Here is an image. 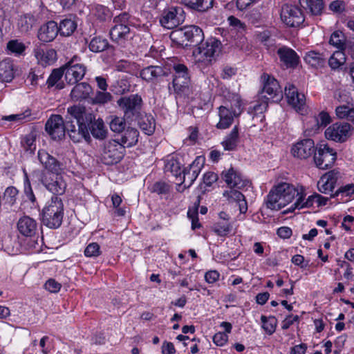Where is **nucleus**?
Returning a JSON list of instances; mask_svg holds the SVG:
<instances>
[{
	"mask_svg": "<svg viewBox=\"0 0 354 354\" xmlns=\"http://www.w3.org/2000/svg\"><path fill=\"white\" fill-rule=\"evenodd\" d=\"M37 158L40 164L44 167L43 170H40L41 171L57 173L63 171V164L49 154L46 151L43 149L39 150Z\"/></svg>",
	"mask_w": 354,
	"mask_h": 354,
	"instance_id": "nucleus-21",
	"label": "nucleus"
},
{
	"mask_svg": "<svg viewBox=\"0 0 354 354\" xmlns=\"http://www.w3.org/2000/svg\"><path fill=\"white\" fill-rule=\"evenodd\" d=\"M35 18L31 15L21 16L18 21V26L21 32H27L35 24Z\"/></svg>",
	"mask_w": 354,
	"mask_h": 354,
	"instance_id": "nucleus-48",
	"label": "nucleus"
},
{
	"mask_svg": "<svg viewBox=\"0 0 354 354\" xmlns=\"http://www.w3.org/2000/svg\"><path fill=\"white\" fill-rule=\"evenodd\" d=\"M301 7L311 15H321L324 8L323 0H299Z\"/></svg>",
	"mask_w": 354,
	"mask_h": 354,
	"instance_id": "nucleus-31",
	"label": "nucleus"
},
{
	"mask_svg": "<svg viewBox=\"0 0 354 354\" xmlns=\"http://www.w3.org/2000/svg\"><path fill=\"white\" fill-rule=\"evenodd\" d=\"M239 142V133L238 126H234L230 133L227 134L221 142L225 151H234Z\"/></svg>",
	"mask_w": 354,
	"mask_h": 354,
	"instance_id": "nucleus-36",
	"label": "nucleus"
},
{
	"mask_svg": "<svg viewBox=\"0 0 354 354\" xmlns=\"http://www.w3.org/2000/svg\"><path fill=\"white\" fill-rule=\"evenodd\" d=\"M112 95L109 92L97 91L95 96L91 99L93 104H104L112 100Z\"/></svg>",
	"mask_w": 354,
	"mask_h": 354,
	"instance_id": "nucleus-51",
	"label": "nucleus"
},
{
	"mask_svg": "<svg viewBox=\"0 0 354 354\" xmlns=\"http://www.w3.org/2000/svg\"><path fill=\"white\" fill-rule=\"evenodd\" d=\"M30 116V111L29 110H26L24 112L19 113L17 114H12L10 115L3 116L2 120L19 123L26 120V118Z\"/></svg>",
	"mask_w": 354,
	"mask_h": 354,
	"instance_id": "nucleus-57",
	"label": "nucleus"
},
{
	"mask_svg": "<svg viewBox=\"0 0 354 354\" xmlns=\"http://www.w3.org/2000/svg\"><path fill=\"white\" fill-rule=\"evenodd\" d=\"M110 119L109 127L112 131L120 133L125 130L126 122L124 118L114 115L111 116Z\"/></svg>",
	"mask_w": 354,
	"mask_h": 354,
	"instance_id": "nucleus-44",
	"label": "nucleus"
},
{
	"mask_svg": "<svg viewBox=\"0 0 354 354\" xmlns=\"http://www.w3.org/2000/svg\"><path fill=\"white\" fill-rule=\"evenodd\" d=\"M336 159V151L327 144H321L315 149L313 160L317 168L329 169L333 166Z\"/></svg>",
	"mask_w": 354,
	"mask_h": 354,
	"instance_id": "nucleus-9",
	"label": "nucleus"
},
{
	"mask_svg": "<svg viewBox=\"0 0 354 354\" xmlns=\"http://www.w3.org/2000/svg\"><path fill=\"white\" fill-rule=\"evenodd\" d=\"M117 104L123 111L127 119L134 120L140 116L142 106V99L138 94H131L121 97Z\"/></svg>",
	"mask_w": 354,
	"mask_h": 354,
	"instance_id": "nucleus-7",
	"label": "nucleus"
},
{
	"mask_svg": "<svg viewBox=\"0 0 354 354\" xmlns=\"http://www.w3.org/2000/svg\"><path fill=\"white\" fill-rule=\"evenodd\" d=\"M174 77L176 78H180L181 77H189L188 68L187 67L182 64H175L174 66Z\"/></svg>",
	"mask_w": 354,
	"mask_h": 354,
	"instance_id": "nucleus-61",
	"label": "nucleus"
},
{
	"mask_svg": "<svg viewBox=\"0 0 354 354\" xmlns=\"http://www.w3.org/2000/svg\"><path fill=\"white\" fill-rule=\"evenodd\" d=\"M167 69L161 66H149L140 71V77L147 82L158 80L161 77L167 76Z\"/></svg>",
	"mask_w": 354,
	"mask_h": 354,
	"instance_id": "nucleus-26",
	"label": "nucleus"
},
{
	"mask_svg": "<svg viewBox=\"0 0 354 354\" xmlns=\"http://www.w3.org/2000/svg\"><path fill=\"white\" fill-rule=\"evenodd\" d=\"M101 254L100 247L97 243L88 244L84 250V254L88 257H97Z\"/></svg>",
	"mask_w": 354,
	"mask_h": 354,
	"instance_id": "nucleus-59",
	"label": "nucleus"
},
{
	"mask_svg": "<svg viewBox=\"0 0 354 354\" xmlns=\"http://www.w3.org/2000/svg\"><path fill=\"white\" fill-rule=\"evenodd\" d=\"M263 84V92L268 94V100L279 102L283 97V93L278 81L268 73H263L261 76Z\"/></svg>",
	"mask_w": 354,
	"mask_h": 354,
	"instance_id": "nucleus-14",
	"label": "nucleus"
},
{
	"mask_svg": "<svg viewBox=\"0 0 354 354\" xmlns=\"http://www.w3.org/2000/svg\"><path fill=\"white\" fill-rule=\"evenodd\" d=\"M352 127L347 122H336L328 127L325 131L328 140L337 142H345L351 136Z\"/></svg>",
	"mask_w": 354,
	"mask_h": 354,
	"instance_id": "nucleus-12",
	"label": "nucleus"
},
{
	"mask_svg": "<svg viewBox=\"0 0 354 354\" xmlns=\"http://www.w3.org/2000/svg\"><path fill=\"white\" fill-rule=\"evenodd\" d=\"M228 340V335L222 332L216 333L213 336V342L214 343L218 346H223L225 345Z\"/></svg>",
	"mask_w": 354,
	"mask_h": 354,
	"instance_id": "nucleus-64",
	"label": "nucleus"
},
{
	"mask_svg": "<svg viewBox=\"0 0 354 354\" xmlns=\"http://www.w3.org/2000/svg\"><path fill=\"white\" fill-rule=\"evenodd\" d=\"M305 62L313 67H321L325 64L326 58L322 53L311 50L306 53Z\"/></svg>",
	"mask_w": 354,
	"mask_h": 354,
	"instance_id": "nucleus-39",
	"label": "nucleus"
},
{
	"mask_svg": "<svg viewBox=\"0 0 354 354\" xmlns=\"http://www.w3.org/2000/svg\"><path fill=\"white\" fill-rule=\"evenodd\" d=\"M17 227L19 233L24 236L32 237L38 232L37 221L28 216L21 217Z\"/></svg>",
	"mask_w": 354,
	"mask_h": 354,
	"instance_id": "nucleus-22",
	"label": "nucleus"
},
{
	"mask_svg": "<svg viewBox=\"0 0 354 354\" xmlns=\"http://www.w3.org/2000/svg\"><path fill=\"white\" fill-rule=\"evenodd\" d=\"M7 49L11 53L16 55H21L24 53L26 49V46L24 43L18 41L17 39L10 40L7 44Z\"/></svg>",
	"mask_w": 354,
	"mask_h": 354,
	"instance_id": "nucleus-54",
	"label": "nucleus"
},
{
	"mask_svg": "<svg viewBox=\"0 0 354 354\" xmlns=\"http://www.w3.org/2000/svg\"><path fill=\"white\" fill-rule=\"evenodd\" d=\"M298 188L287 183L274 186L267 196L266 206L272 210H279L292 202L299 194Z\"/></svg>",
	"mask_w": 354,
	"mask_h": 354,
	"instance_id": "nucleus-2",
	"label": "nucleus"
},
{
	"mask_svg": "<svg viewBox=\"0 0 354 354\" xmlns=\"http://www.w3.org/2000/svg\"><path fill=\"white\" fill-rule=\"evenodd\" d=\"M261 320L263 324L262 327L268 335H272L274 333L277 324V319L274 316L267 317L265 315L261 317Z\"/></svg>",
	"mask_w": 354,
	"mask_h": 354,
	"instance_id": "nucleus-47",
	"label": "nucleus"
},
{
	"mask_svg": "<svg viewBox=\"0 0 354 354\" xmlns=\"http://www.w3.org/2000/svg\"><path fill=\"white\" fill-rule=\"evenodd\" d=\"M312 121L316 122L317 129L320 127H325L331 122V118L327 112L322 111L317 116H315L312 118Z\"/></svg>",
	"mask_w": 354,
	"mask_h": 354,
	"instance_id": "nucleus-55",
	"label": "nucleus"
},
{
	"mask_svg": "<svg viewBox=\"0 0 354 354\" xmlns=\"http://www.w3.org/2000/svg\"><path fill=\"white\" fill-rule=\"evenodd\" d=\"M203 162L204 158L202 156H198L188 167L183 169V180L181 184L184 185L185 188H189L197 178Z\"/></svg>",
	"mask_w": 354,
	"mask_h": 354,
	"instance_id": "nucleus-19",
	"label": "nucleus"
},
{
	"mask_svg": "<svg viewBox=\"0 0 354 354\" xmlns=\"http://www.w3.org/2000/svg\"><path fill=\"white\" fill-rule=\"evenodd\" d=\"M21 145L26 151L30 154L33 153L36 149L35 136L32 134L26 136L21 141Z\"/></svg>",
	"mask_w": 354,
	"mask_h": 354,
	"instance_id": "nucleus-53",
	"label": "nucleus"
},
{
	"mask_svg": "<svg viewBox=\"0 0 354 354\" xmlns=\"http://www.w3.org/2000/svg\"><path fill=\"white\" fill-rule=\"evenodd\" d=\"M138 125L141 130L147 135H152L155 131L156 122L151 115L145 114L139 117Z\"/></svg>",
	"mask_w": 354,
	"mask_h": 354,
	"instance_id": "nucleus-38",
	"label": "nucleus"
},
{
	"mask_svg": "<svg viewBox=\"0 0 354 354\" xmlns=\"http://www.w3.org/2000/svg\"><path fill=\"white\" fill-rule=\"evenodd\" d=\"M18 193V190L15 187L10 186L7 187L3 194V200L5 201V203H8L10 206L15 204Z\"/></svg>",
	"mask_w": 354,
	"mask_h": 354,
	"instance_id": "nucleus-50",
	"label": "nucleus"
},
{
	"mask_svg": "<svg viewBox=\"0 0 354 354\" xmlns=\"http://www.w3.org/2000/svg\"><path fill=\"white\" fill-rule=\"evenodd\" d=\"M33 52L38 62L42 66L51 65L57 59V52L53 48L44 49L40 46H36Z\"/></svg>",
	"mask_w": 354,
	"mask_h": 354,
	"instance_id": "nucleus-24",
	"label": "nucleus"
},
{
	"mask_svg": "<svg viewBox=\"0 0 354 354\" xmlns=\"http://www.w3.org/2000/svg\"><path fill=\"white\" fill-rule=\"evenodd\" d=\"M280 18L284 24L291 28L299 27L305 19L301 10L298 6L289 4L281 7Z\"/></svg>",
	"mask_w": 354,
	"mask_h": 354,
	"instance_id": "nucleus-10",
	"label": "nucleus"
},
{
	"mask_svg": "<svg viewBox=\"0 0 354 354\" xmlns=\"http://www.w3.org/2000/svg\"><path fill=\"white\" fill-rule=\"evenodd\" d=\"M124 147L118 141L112 140L104 146L103 159L105 164L113 165L118 162L124 157Z\"/></svg>",
	"mask_w": 354,
	"mask_h": 354,
	"instance_id": "nucleus-15",
	"label": "nucleus"
},
{
	"mask_svg": "<svg viewBox=\"0 0 354 354\" xmlns=\"http://www.w3.org/2000/svg\"><path fill=\"white\" fill-rule=\"evenodd\" d=\"M184 19L183 9L181 7H171L163 11L160 23L165 28L173 29L182 24Z\"/></svg>",
	"mask_w": 354,
	"mask_h": 354,
	"instance_id": "nucleus-13",
	"label": "nucleus"
},
{
	"mask_svg": "<svg viewBox=\"0 0 354 354\" xmlns=\"http://www.w3.org/2000/svg\"><path fill=\"white\" fill-rule=\"evenodd\" d=\"M317 194H313L308 197V198L304 201L306 194L302 187H301L299 189V194L297 196V201L295 203L288 209L289 212H293L295 209H300L304 207H312L314 203H316V196Z\"/></svg>",
	"mask_w": 354,
	"mask_h": 354,
	"instance_id": "nucleus-32",
	"label": "nucleus"
},
{
	"mask_svg": "<svg viewBox=\"0 0 354 354\" xmlns=\"http://www.w3.org/2000/svg\"><path fill=\"white\" fill-rule=\"evenodd\" d=\"M313 140L310 138L303 139L292 145L291 153L295 158L306 160L311 157L315 151Z\"/></svg>",
	"mask_w": 354,
	"mask_h": 354,
	"instance_id": "nucleus-17",
	"label": "nucleus"
},
{
	"mask_svg": "<svg viewBox=\"0 0 354 354\" xmlns=\"http://www.w3.org/2000/svg\"><path fill=\"white\" fill-rule=\"evenodd\" d=\"M151 190L158 195L167 194L170 191V186L165 182L159 181L152 185Z\"/></svg>",
	"mask_w": 354,
	"mask_h": 354,
	"instance_id": "nucleus-58",
	"label": "nucleus"
},
{
	"mask_svg": "<svg viewBox=\"0 0 354 354\" xmlns=\"http://www.w3.org/2000/svg\"><path fill=\"white\" fill-rule=\"evenodd\" d=\"M170 39L177 46L186 48L197 47L204 40L203 30L197 26H184L172 31Z\"/></svg>",
	"mask_w": 354,
	"mask_h": 354,
	"instance_id": "nucleus-3",
	"label": "nucleus"
},
{
	"mask_svg": "<svg viewBox=\"0 0 354 354\" xmlns=\"http://www.w3.org/2000/svg\"><path fill=\"white\" fill-rule=\"evenodd\" d=\"M223 196L227 197L230 202L236 203L241 213L244 214L247 212L248 204L244 195L241 192L232 189L230 191L225 192Z\"/></svg>",
	"mask_w": 354,
	"mask_h": 354,
	"instance_id": "nucleus-33",
	"label": "nucleus"
},
{
	"mask_svg": "<svg viewBox=\"0 0 354 354\" xmlns=\"http://www.w3.org/2000/svg\"><path fill=\"white\" fill-rule=\"evenodd\" d=\"M232 227V226L230 222L219 221L214 224L213 230L219 236H225L230 232Z\"/></svg>",
	"mask_w": 354,
	"mask_h": 354,
	"instance_id": "nucleus-52",
	"label": "nucleus"
},
{
	"mask_svg": "<svg viewBox=\"0 0 354 354\" xmlns=\"http://www.w3.org/2000/svg\"><path fill=\"white\" fill-rule=\"evenodd\" d=\"M67 121L60 115H52L47 120L45 129L53 140H61L68 132Z\"/></svg>",
	"mask_w": 354,
	"mask_h": 354,
	"instance_id": "nucleus-11",
	"label": "nucleus"
},
{
	"mask_svg": "<svg viewBox=\"0 0 354 354\" xmlns=\"http://www.w3.org/2000/svg\"><path fill=\"white\" fill-rule=\"evenodd\" d=\"M64 75V70L63 66L60 68L53 69L46 82L48 86L52 87L55 86Z\"/></svg>",
	"mask_w": 354,
	"mask_h": 354,
	"instance_id": "nucleus-56",
	"label": "nucleus"
},
{
	"mask_svg": "<svg viewBox=\"0 0 354 354\" xmlns=\"http://www.w3.org/2000/svg\"><path fill=\"white\" fill-rule=\"evenodd\" d=\"M346 55L342 50L335 51L328 59V65L333 70L338 69L346 62Z\"/></svg>",
	"mask_w": 354,
	"mask_h": 354,
	"instance_id": "nucleus-42",
	"label": "nucleus"
},
{
	"mask_svg": "<svg viewBox=\"0 0 354 354\" xmlns=\"http://www.w3.org/2000/svg\"><path fill=\"white\" fill-rule=\"evenodd\" d=\"M172 86L174 93L180 96L188 95L190 93V77H174Z\"/></svg>",
	"mask_w": 354,
	"mask_h": 354,
	"instance_id": "nucleus-35",
	"label": "nucleus"
},
{
	"mask_svg": "<svg viewBox=\"0 0 354 354\" xmlns=\"http://www.w3.org/2000/svg\"><path fill=\"white\" fill-rule=\"evenodd\" d=\"M75 84L70 93L71 100L77 102L87 99L92 92L91 86L86 82H77Z\"/></svg>",
	"mask_w": 354,
	"mask_h": 354,
	"instance_id": "nucleus-28",
	"label": "nucleus"
},
{
	"mask_svg": "<svg viewBox=\"0 0 354 354\" xmlns=\"http://www.w3.org/2000/svg\"><path fill=\"white\" fill-rule=\"evenodd\" d=\"M139 132L133 127H128L124 130L123 135L121 137L120 142L124 147H131L137 144L138 141Z\"/></svg>",
	"mask_w": 354,
	"mask_h": 354,
	"instance_id": "nucleus-37",
	"label": "nucleus"
},
{
	"mask_svg": "<svg viewBox=\"0 0 354 354\" xmlns=\"http://www.w3.org/2000/svg\"><path fill=\"white\" fill-rule=\"evenodd\" d=\"M330 44L338 48H342L344 46V35L341 32H334L330 38Z\"/></svg>",
	"mask_w": 354,
	"mask_h": 354,
	"instance_id": "nucleus-60",
	"label": "nucleus"
},
{
	"mask_svg": "<svg viewBox=\"0 0 354 354\" xmlns=\"http://www.w3.org/2000/svg\"><path fill=\"white\" fill-rule=\"evenodd\" d=\"M221 176L223 180L231 188L241 189L250 185L249 180L244 178L241 174L233 167L223 171Z\"/></svg>",
	"mask_w": 354,
	"mask_h": 354,
	"instance_id": "nucleus-18",
	"label": "nucleus"
},
{
	"mask_svg": "<svg viewBox=\"0 0 354 354\" xmlns=\"http://www.w3.org/2000/svg\"><path fill=\"white\" fill-rule=\"evenodd\" d=\"M344 197H354V184L342 186L330 195V198H337L338 201H343Z\"/></svg>",
	"mask_w": 354,
	"mask_h": 354,
	"instance_id": "nucleus-41",
	"label": "nucleus"
},
{
	"mask_svg": "<svg viewBox=\"0 0 354 354\" xmlns=\"http://www.w3.org/2000/svg\"><path fill=\"white\" fill-rule=\"evenodd\" d=\"M181 3L191 10L204 12L213 7L214 0H181Z\"/></svg>",
	"mask_w": 354,
	"mask_h": 354,
	"instance_id": "nucleus-34",
	"label": "nucleus"
},
{
	"mask_svg": "<svg viewBox=\"0 0 354 354\" xmlns=\"http://www.w3.org/2000/svg\"><path fill=\"white\" fill-rule=\"evenodd\" d=\"M277 55L279 57L280 61L287 68H296L299 62V57L297 53L286 46H282L277 50Z\"/></svg>",
	"mask_w": 354,
	"mask_h": 354,
	"instance_id": "nucleus-23",
	"label": "nucleus"
},
{
	"mask_svg": "<svg viewBox=\"0 0 354 354\" xmlns=\"http://www.w3.org/2000/svg\"><path fill=\"white\" fill-rule=\"evenodd\" d=\"M64 212V203L61 198L52 196L42 209L43 224L50 229L59 227L62 223Z\"/></svg>",
	"mask_w": 354,
	"mask_h": 354,
	"instance_id": "nucleus-5",
	"label": "nucleus"
},
{
	"mask_svg": "<svg viewBox=\"0 0 354 354\" xmlns=\"http://www.w3.org/2000/svg\"><path fill=\"white\" fill-rule=\"evenodd\" d=\"M109 10L103 6L98 5L95 8V15L100 21H105L109 17Z\"/></svg>",
	"mask_w": 354,
	"mask_h": 354,
	"instance_id": "nucleus-62",
	"label": "nucleus"
},
{
	"mask_svg": "<svg viewBox=\"0 0 354 354\" xmlns=\"http://www.w3.org/2000/svg\"><path fill=\"white\" fill-rule=\"evenodd\" d=\"M165 171L171 173L173 176L178 178L180 174V163L174 158L168 159L165 165Z\"/></svg>",
	"mask_w": 354,
	"mask_h": 354,
	"instance_id": "nucleus-46",
	"label": "nucleus"
},
{
	"mask_svg": "<svg viewBox=\"0 0 354 354\" xmlns=\"http://www.w3.org/2000/svg\"><path fill=\"white\" fill-rule=\"evenodd\" d=\"M58 32L57 24L54 21H49L40 27L37 37L43 42H50L57 37Z\"/></svg>",
	"mask_w": 354,
	"mask_h": 354,
	"instance_id": "nucleus-25",
	"label": "nucleus"
},
{
	"mask_svg": "<svg viewBox=\"0 0 354 354\" xmlns=\"http://www.w3.org/2000/svg\"><path fill=\"white\" fill-rule=\"evenodd\" d=\"M32 175L37 181L53 194L62 195L65 192L66 183L61 172L50 173L36 169L32 171Z\"/></svg>",
	"mask_w": 354,
	"mask_h": 354,
	"instance_id": "nucleus-6",
	"label": "nucleus"
},
{
	"mask_svg": "<svg viewBox=\"0 0 354 354\" xmlns=\"http://www.w3.org/2000/svg\"><path fill=\"white\" fill-rule=\"evenodd\" d=\"M337 116L340 119H347L354 124V107L350 108L348 106H339L335 109Z\"/></svg>",
	"mask_w": 354,
	"mask_h": 354,
	"instance_id": "nucleus-45",
	"label": "nucleus"
},
{
	"mask_svg": "<svg viewBox=\"0 0 354 354\" xmlns=\"http://www.w3.org/2000/svg\"><path fill=\"white\" fill-rule=\"evenodd\" d=\"M68 134L74 142H80L82 140L89 142L91 140L90 133L96 139L104 140L107 136L102 118L95 115L81 105H73L67 108L66 115Z\"/></svg>",
	"mask_w": 354,
	"mask_h": 354,
	"instance_id": "nucleus-1",
	"label": "nucleus"
},
{
	"mask_svg": "<svg viewBox=\"0 0 354 354\" xmlns=\"http://www.w3.org/2000/svg\"><path fill=\"white\" fill-rule=\"evenodd\" d=\"M337 178L333 171H330L322 176L318 181L317 187L320 192L328 194L335 187Z\"/></svg>",
	"mask_w": 354,
	"mask_h": 354,
	"instance_id": "nucleus-29",
	"label": "nucleus"
},
{
	"mask_svg": "<svg viewBox=\"0 0 354 354\" xmlns=\"http://www.w3.org/2000/svg\"><path fill=\"white\" fill-rule=\"evenodd\" d=\"M63 68L65 80L70 85L80 82L84 77L86 70L84 64L75 63L74 59L64 64Z\"/></svg>",
	"mask_w": 354,
	"mask_h": 354,
	"instance_id": "nucleus-16",
	"label": "nucleus"
},
{
	"mask_svg": "<svg viewBox=\"0 0 354 354\" xmlns=\"http://www.w3.org/2000/svg\"><path fill=\"white\" fill-rule=\"evenodd\" d=\"M227 20L230 26L232 27L231 32H236L239 35L244 34L246 26L243 22L234 16L229 17Z\"/></svg>",
	"mask_w": 354,
	"mask_h": 354,
	"instance_id": "nucleus-49",
	"label": "nucleus"
},
{
	"mask_svg": "<svg viewBox=\"0 0 354 354\" xmlns=\"http://www.w3.org/2000/svg\"><path fill=\"white\" fill-rule=\"evenodd\" d=\"M241 101L238 97L234 104L225 102V105L220 106L218 109L219 121L216 125V128L218 129L229 128L232 124L234 119L241 114Z\"/></svg>",
	"mask_w": 354,
	"mask_h": 354,
	"instance_id": "nucleus-8",
	"label": "nucleus"
},
{
	"mask_svg": "<svg viewBox=\"0 0 354 354\" xmlns=\"http://www.w3.org/2000/svg\"><path fill=\"white\" fill-rule=\"evenodd\" d=\"M346 3L341 0H335L332 1L329 5V9L337 13H341L345 10Z\"/></svg>",
	"mask_w": 354,
	"mask_h": 354,
	"instance_id": "nucleus-63",
	"label": "nucleus"
},
{
	"mask_svg": "<svg viewBox=\"0 0 354 354\" xmlns=\"http://www.w3.org/2000/svg\"><path fill=\"white\" fill-rule=\"evenodd\" d=\"M77 28L76 22L71 19L66 18L62 20L58 26L59 32L63 36H70Z\"/></svg>",
	"mask_w": 354,
	"mask_h": 354,
	"instance_id": "nucleus-40",
	"label": "nucleus"
},
{
	"mask_svg": "<svg viewBox=\"0 0 354 354\" xmlns=\"http://www.w3.org/2000/svg\"><path fill=\"white\" fill-rule=\"evenodd\" d=\"M285 95L288 103L291 105L297 112L303 114L305 108V96L298 92L297 88L291 84L285 87Z\"/></svg>",
	"mask_w": 354,
	"mask_h": 354,
	"instance_id": "nucleus-20",
	"label": "nucleus"
},
{
	"mask_svg": "<svg viewBox=\"0 0 354 354\" xmlns=\"http://www.w3.org/2000/svg\"><path fill=\"white\" fill-rule=\"evenodd\" d=\"M221 42L215 37L208 38L205 42H201L192 52L194 62L201 63L205 66H209L221 54Z\"/></svg>",
	"mask_w": 354,
	"mask_h": 354,
	"instance_id": "nucleus-4",
	"label": "nucleus"
},
{
	"mask_svg": "<svg viewBox=\"0 0 354 354\" xmlns=\"http://www.w3.org/2000/svg\"><path fill=\"white\" fill-rule=\"evenodd\" d=\"M108 46V41L100 37L93 38L88 45L90 50L94 53L102 52L106 50Z\"/></svg>",
	"mask_w": 354,
	"mask_h": 354,
	"instance_id": "nucleus-43",
	"label": "nucleus"
},
{
	"mask_svg": "<svg viewBox=\"0 0 354 354\" xmlns=\"http://www.w3.org/2000/svg\"><path fill=\"white\" fill-rule=\"evenodd\" d=\"M130 32V28L128 26L122 24H115L110 30V37L111 40L118 45L123 46L127 39Z\"/></svg>",
	"mask_w": 354,
	"mask_h": 354,
	"instance_id": "nucleus-27",
	"label": "nucleus"
},
{
	"mask_svg": "<svg viewBox=\"0 0 354 354\" xmlns=\"http://www.w3.org/2000/svg\"><path fill=\"white\" fill-rule=\"evenodd\" d=\"M15 73V69L12 60L9 58L0 62V80L5 82H10Z\"/></svg>",
	"mask_w": 354,
	"mask_h": 354,
	"instance_id": "nucleus-30",
	"label": "nucleus"
}]
</instances>
